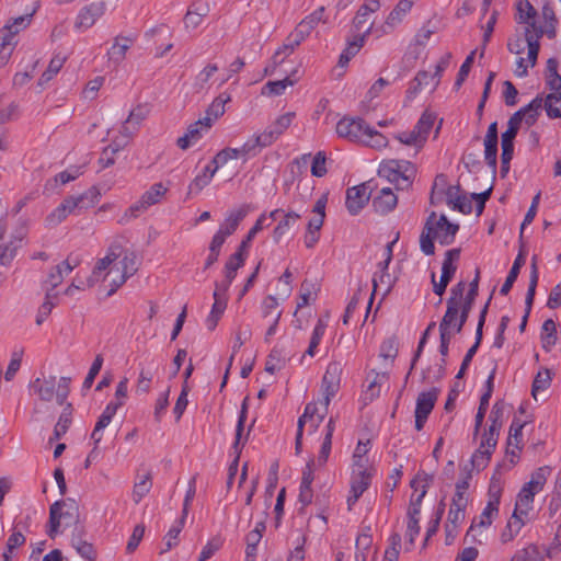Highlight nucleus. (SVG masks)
<instances>
[{"label": "nucleus", "instance_id": "1", "mask_svg": "<svg viewBox=\"0 0 561 561\" xmlns=\"http://www.w3.org/2000/svg\"><path fill=\"white\" fill-rule=\"evenodd\" d=\"M378 173L393 183L398 190H404L412 185L416 168L410 161L390 159L381 162Z\"/></svg>", "mask_w": 561, "mask_h": 561}, {"label": "nucleus", "instance_id": "2", "mask_svg": "<svg viewBox=\"0 0 561 561\" xmlns=\"http://www.w3.org/2000/svg\"><path fill=\"white\" fill-rule=\"evenodd\" d=\"M79 516V505L75 500L56 501L49 508V529L47 535L54 538L61 526V520H64L66 527L77 525Z\"/></svg>", "mask_w": 561, "mask_h": 561}, {"label": "nucleus", "instance_id": "3", "mask_svg": "<svg viewBox=\"0 0 561 561\" xmlns=\"http://www.w3.org/2000/svg\"><path fill=\"white\" fill-rule=\"evenodd\" d=\"M69 377H61L58 381L56 377L50 376L49 378H36L31 383V389L35 394L43 401H51L56 397V402L62 405L70 391Z\"/></svg>", "mask_w": 561, "mask_h": 561}, {"label": "nucleus", "instance_id": "4", "mask_svg": "<svg viewBox=\"0 0 561 561\" xmlns=\"http://www.w3.org/2000/svg\"><path fill=\"white\" fill-rule=\"evenodd\" d=\"M26 232V227L22 225L10 236H7V222L0 220V265L8 266L12 263L18 251L24 244Z\"/></svg>", "mask_w": 561, "mask_h": 561}, {"label": "nucleus", "instance_id": "5", "mask_svg": "<svg viewBox=\"0 0 561 561\" xmlns=\"http://www.w3.org/2000/svg\"><path fill=\"white\" fill-rule=\"evenodd\" d=\"M543 23L538 24L536 16L537 10L528 2V26H531L537 34V38L546 34L549 38L556 36V25L558 23L556 13L549 3L545 2L541 10Z\"/></svg>", "mask_w": 561, "mask_h": 561}, {"label": "nucleus", "instance_id": "6", "mask_svg": "<svg viewBox=\"0 0 561 561\" xmlns=\"http://www.w3.org/2000/svg\"><path fill=\"white\" fill-rule=\"evenodd\" d=\"M524 506H526V483L520 488L513 515L501 534V541L503 543L512 541L523 528L524 520L522 516L526 514V511L523 508Z\"/></svg>", "mask_w": 561, "mask_h": 561}, {"label": "nucleus", "instance_id": "7", "mask_svg": "<svg viewBox=\"0 0 561 561\" xmlns=\"http://www.w3.org/2000/svg\"><path fill=\"white\" fill-rule=\"evenodd\" d=\"M336 134L352 142H359L365 139L369 131V125L360 117H343L336 124Z\"/></svg>", "mask_w": 561, "mask_h": 561}, {"label": "nucleus", "instance_id": "8", "mask_svg": "<svg viewBox=\"0 0 561 561\" xmlns=\"http://www.w3.org/2000/svg\"><path fill=\"white\" fill-rule=\"evenodd\" d=\"M121 255V245H112L107 254L99 259L91 275L87 279V286L92 287L99 282H105L108 276L115 272V267H110Z\"/></svg>", "mask_w": 561, "mask_h": 561}, {"label": "nucleus", "instance_id": "9", "mask_svg": "<svg viewBox=\"0 0 561 561\" xmlns=\"http://www.w3.org/2000/svg\"><path fill=\"white\" fill-rule=\"evenodd\" d=\"M516 21L519 26L516 27L514 34L507 39V49L510 53L519 55L526 49V9L524 0L516 3Z\"/></svg>", "mask_w": 561, "mask_h": 561}, {"label": "nucleus", "instance_id": "10", "mask_svg": "<svg viewBox=\"0 0 561 561\" xmlns=\"http://www.w3.org/2000/svg\"><path fill=\"white\" fill-rule=\"evenodd\" d=\"M439 394L438 388H432L428 391H423L419 393L416 399V405L414 411L415 416V430L422 431L428 415L433 411L435 403L437 401Z\"/></svg>", "mask_w": 561, "mask_h": 561}, {"label": "nucleus", "instance_id": "11", "mask_svg": "<svg viewBox=\"0 0 561 561\" xmlns=\"http://www.w3.org/2000/svg\"><path fill=\"white\" fill-rule=\"evenodd\" d=\"M100 199V192L95 187L89 188L79 196H69L61 203L68 215L72 213H81L82 210L93 207Z\"/></svg>", "mask_w": 561, "mask_h": 561}, {"label": "nucleus", "instance_id": "12", "mask_svg": "<svg viewBox=\"0 0 561 561\" xmlns=\"http://www.w3.org/2000/svg\"><path fill=\"white\" fill-rule=\"evenodd\" d=\"M114 264H117L116 272L118 274L117 278L112 279L107 296H112L116 293V290L137 271L136 255L134 252L125 253L124 257L119 262L115 261Z\"/></svg>", "mask_w": 561, "mask_h": 561}, {"label": "nucleus", "instance_id": "13", "mask_svg": "<svg viewBox=\"0 0 561 561\" xmlns=\"http://www.w3.org/2000/svg\"><path fill=\"white\" fill-rule=\"evenodd\" d=\"M370 192L367 184L363 183L346 191L345 206L352 216L357 215L368 203Z\"/></svg>", "mask_w": 561, "mask_h": 561}, {"label": "nucleus", "instance_id": "14", "mask_svg": "<svg viewBox=\"0 0 561 561\" xmlns=\"http://www.w3.org/2000/svg\"><path fill=\"white\" fill-rule=\"evenodd\" d=\"M504 413V403L495 402L492 407L489 420L491 422L489 431L482 436L481 447L485 445L496 446L500 428L502 427V419Z\"/></svg>", "mask_w": 561, "mask_h": 561}, {"label": "nucleus", "instance_id": "15", "mask_svg": "<svg viewBox=\"0 0 561 561\" xmlns=\"http://www.w3.org/2000/svg\"><path fill=\"white\" fill-rule=\"evenodd\" d=\"M134 42L135 38L131 36L117 35L106 53L108 65L117 68L125 60L126 54Z\"/></svg>", "mask_w": 561, "mask_h": 561}, {"label": "nucleus", "instance_id": "16", "mask_svg": "<svg viewBox=\"0 0 561 561\" xmlns=\"http://www.w3.org/2000/svg\"><path fill=\"white\" fill-rule=\"evenodd\" d=\"M105 12V2L104 1H95L90 4L84 5L76 20L77 28H89L91 27L98 19H100Z\"/></svg>", "mask_w": 561, "mask_h": 561}, {"label": "nucleus", "instance_id": "17", "mask_svg": "<svg viewBox=\"0 0 561 561\" xmlns=\"http://www.w3.org/2000/svg\"><path fill=\"white\" fill-rule=\"evenodd\" d=\"M497 141V123L493 122L489 125L484 137V160L492 172H495L496 169Z\"/></svg>", "mask_w": 561, "mask_h": 561}, {"label": "nucleus", "instance_id": "18", "mask_svg": "<svg viewBox=\"0 0 561 561\" xmlns=\"http://www.w3.org/2000/svg\"><path fill=\"white\" fill-rule=\"evenodd\" d=\"M436 239L442 245H449L455 241L456 233L459 230V225L453 224L445 215L434 220Z\"/></svg>", "mask_w": 561, "mask_h": 561}, {"label": "nucleus", "instance_id": "19", "mask_svg": "<svg viewBox=\"0 0 561 561\" xmlns=\"http://www.w3.org/2000/svg\"><path fill=\"white\" fill-rule=\"evenodd\" d=\"M122 405L123 401H112L105 407L91 434V439L94 445L100 444L103 437L101 432L111 423L113 416Z\"/></svg>", "mask_w": 561, "mask_h": 561}, {"label": "nucleus", "instance_id": "20", "mask_svg": "<svg viewBox=\"0 0 561 561\" xmlns=\"http://www.w3.org/2000/svg\"><path fill=\"white\" fill-rule=\"evenodd\" d=\"M342 366L337 362L328 365L322 378L321 391L328 394H336L340 388Z\"/></svg>", "mask_w": 561, "mask_h": 561}, {"label": "nucleus", "instance_id": "21", "mask_svg": "<svg viewBox=\"0 0 561 561\" xmlns=\"http://www.w3.org/2000/svg\"><path fill=\"white\" fill-rule=\"evenodd\" d=\"M371 25L373 23H370L363 33H358L354 35L352 39L347 41V46L339 58L340 67H345L350 60L359 51L364 45L366 35L370 33Z\"/></svg>", "mask_w": 561, "mask_h": 561}, {"label": "nucleus", "instance_id": "22", "mask_svg": "<svg viewBox=\"0 0 561 561\" xmlns=\"http://www.w3.org/2000/svg\"><path fill=\"white\" fill-rule=\"evenodd\" d=\"M436 218L435 211H432L428 218L426 219V222L424 225V228L422 230V233L420 236V248L421 251L425 255H433L435 253V247H434V239H436V232L434 227V220Z\"/></svg>", "mask_w": 561, "mask_h": 561}, {"label": "nucleus", "instance_id": "23", "mask_svg": "<svg viewBox=\"0 0 561 561\" xmlns=\"http://www.w3.org/2000/svg\"><path fill=\"white\" fill-rule=\"evenodd\" d=\"M370 473L367 470H354V476L351 484L352 495L347 499L348 506L357 502L360 495L368 489L370 484Z\"/></svg>", "mask_w": 561, "mask_h": 561}, {"label": "nucleus", "instance_id": "24", "mask_svg": "<svg viewBox=\"0 0 561 561\" xmlns=\"http://www.w3.org/2000/svg\"><path fill=\"white\" fill-rule=\"evenodd\" d=\"M398 204V197L391 188L386 187L380 190L377 196L373 199V207L376 213L386 215L392 211Z\"/></svg>", "mask_w": 561, "mask_h": 561}, {"label": "nucleus", "instance_id": "25", "mask_svg": "<svg viewBox=\"0 0 561 561\" xmlns=\"http://www.w3.org/2000/svg\"><path fill=\"white\" fill-rule=\"evenodd\" d=\"M283 213L282 209H274L270 213V215L262 214L255 221L254 226L249 230L247 238L240 243L238 251L244 253L249 243L255 237L257 232H260L264 227L271 225V221L277 219V217Z\"/></svg>", "mask_w": 561, "mask_h": 561}, {"label": "nucleus", "instance_id": "26", "mask_svg": "<svg viewBox=\"0 0 561 561\" xmlns=\"http://www.w3.org/2000/svg\"><path fill=\"white\" fill-rule=\"evenodd\" d=\"M230 101L231 96L226 92L215 98L205 112V125L213 126V124L225 114V105Z\"/></svg>", "mask_w": 561, "mask_h": 561}, {"label": "nucleus", "instance_id": "27", "mask_svg": "<svg viewBox=\"0 0 561 561\" xmlns=\"http://www.w3.org/2000/svg\"><path fill=\"white\" fill-rule=\"evenodd\" d=\"M301 42H304V41L300 39V37L293 31L285 39V43L283 44V46L278 50H276V53L274 54L273 66L271 68L266 67L264 69V73L265 75L272 73L275 70V68L277 67V65L284 61V58L279 59V56L282 54H285L286 56L291 54L295 50V48L301 44Z\"/></svg>", "mask_w": 561, "mask_h": 561}, {"label": "nucleus", "instance_id": "28", "mask_svg": "<svg viewBox=\"0 0 561 561\" xmlns=\"http://www.w3.org/2000/svg\"><path fill=\"white\" fill-rule=\"evenodd\" d=\"M490 300H491V297L489 298V300L486 301V304L484 305V307L482 308L481 312H480V316H479V321H478V325H477V331H476V342L467 351L463 359H462V365L463 366H469L473 356L476 355L478 348H479V345L482 341V330H483V325H484V322H485V317H486V313H488V309H489V305H490Z\"/></svg>", "mask_w": 561, "mask_h": 561}, {"label": "nucleus", "instance_id": "29", "mask_svg": "<svg viewBox=\"0 0 561 561\" xmlns=\"http://www.w3.org/2000/svg\"><path fill=\"white\" fill-rule=\"evenodd\" d=\"M435 119L436 117L433 113L425 111L410 133L417 139L422 140V144L425 145Z\"/></svg>", "mask_w": 561, "mask_h": 561}, {"label": "nucleus", "instance_id": "30", "mask_svg": "<svg viewBox=\"0 0 561 561\" xmlns=\"http://www.w3.org/2000/svg\"><path fill=\"white\" fill-rule=\"evenodd\" d=\"M435 119L436 117L433 113L425 111L410 133L417 139L422 140V144L425 145Z\"/></svg>", "mask_w": 561, "mask_h": 561}, {"label": "nucleus", "instance_id": "31", "mask_svg": "<svg viewBox=\"0 0 561 561\" xmlns=\"http://www.w3.org/2000/svg\"><path fill=\"white\" fill-rule=\"evenodd\" d=\"M435 119L436 117L433 113L425 111L410 133L417 139L422 140V144L425 145Z\"/></svg>", "mask_w": 561, "mask_h": 561}, {"label": "nucleus", "instance_id": "32", "mask_svg": "<svg viewBox=\"0 0 561 561\" xmlns=\"http://www.w3.org/2000/svg\"><path fill=\"white\" fill-rule=\"evenodd\" d=\"M490 500L480 515L479 526L488 527L492 524V516L497 513L500 504L499 490H494L493 486L489 489Z\"/></svg>", "mask_w": 561, "mask_h": 561}, {"label": "nucleus", "instance_id": "33", "mask_svg": "<svg viewBox=\"0 0 561 561\" xmlns=\"http://www.w3.org/2000/svg\"><path fill=\"white\" fill-rule=\"evenodd\" d=\"M299 218L300 215L295 211H288L285 214L273 230V240L278 243L283 237L286 236L289 230L296 226Z\"/></svg>", "mask_w": 561, "mask_h": 561}, {"label": "nucleus", "instance_id": "34", "mask_svg": "<svg viewBox=\"0 0 561 561\" xmlns=\"http://www.w3.org/2000/svg\"><path fill=\"white\" fill-rule=\"evenodd\" d=\"M71 546L76 549L78 554H80L87 561H95L98 553L94 546L91 542H88L83 539V536L79 534H73L71 538Z\"/></svg>", "mask_w": 561, "mask_h": 561}, {"label": "nucleus", "instance_id": "35", "mask_svg": "<svg viewBox=\"0 0 561 561\" xmlns=\"http://www.w3.org/2000/svg\"><path fill=\"white\" fill-rule=\"evenodd\" d=\"M524 253H525V245L522 244L520 249H519V252L517 254V257L515 259L514 261V264L504 282V284L502 285L501 289H500V294L501 295H507L508 291L511 290L514 282L516 280L518 274H519V271H520V267L524 265L525 261H524Z\"/></svg>", "mask_w": 561, "mask_h": 561}, {"label": "nucleus", "instance_id": "36", "mask_svg": "<svg viewBox=\"0 0 561 561\" xmlns=\"http://www.w3.org/2000/svg\"><path fill=\"white\" fill-rule=\"evenodd\" d=\"M213 297L214 304L210 313L206 319V325L210 331L216 329L219 319L227 308V298H219L218 294H213Z\"/></svg>", "mask_w": 561, "mask_h": 561}, {"label": "nucleus", "instance_id": "37", "mask_svg": "<svg viewBox=\"0 0 561 561\" xmlns=\"http://www.w3.org/2000/svg\"><path fill=\"white\" fill-rule=\"evenodd\" d=\"M551 385V371L549 369H541L535 376L531 386V396L535 400H538L542 392H546Z\"/></svg>", "mask_w": 561, "mask_h": 561}, {"label": "nucleus", "instance_id": "38", "mask_svg": "<svg viewBox=\"0 0 561 561\" xmlns=\"http://www.w3.org/2000/svg\"><path fill=\"white\" fill-rule=\"evenodd\" d=\"M247 216V210L244 208H239L238 210L231 211L225 221L220 225V228L218 231L226 234L227 237L231 236L237 228L239 227L240 222L243 220V218Z\"/></svg>", "mask_w": 561, "mask_h": 561}, {"label": "nucleus", "instance_id": "39", "mask_svg": "<svg viewBox=\"0 0 561 561\" xmlns=\"http://www.w3.org/2000/svg\"><path fill=\"white\" fill-rule=\"evenodd\" d=\"M459 256V249H450L445 253V257L442 264L440 278L450 283L457 270V266L454 264V261H457Z\"/></svg>", "mask_w": 561, "mask_h": 561}, {"label": "nucleus", "instance_id": "40", "mask_svg": "<svg viewBox=\"0 0 561 561\" xmlns=\"http://www.w3.org/2000/svg\"><path fill=\"white\" fill-rule=\"evenodd\" d=\"M209 9L204 3H195L184 16V23L186 27L196 28L203 21V18L207 15Z\"/></svg>", "mask_w": 561, "mask_h": 561}, {"label": "nucleus", "instance_id": "41", "mask_svg": "<svg viewBox=\"0 0 561 561\" xmlns=\"http://www.w3.org/2000/svg\"><path fill=\"white\" fill-rule=\"evenodd\" d=\"M549 474V467H541L531 474V479L528 481V502L542 489Z\"/></svg>", "mask_w": 561, "mask_h": 561}, {"label": "nucleus", "instance_id": "42", "mask_svg": "<svg viewBox=\"0 0 561 561\" xmlns=\"http://www.w3.org/2000/svg\"><path fill=\"white\" fill-rule=\"evenodd\" d=\"M495 446H489L485 445L484 447H479L473 455L471 456L470 463L468 465L469 468L473 471L476 468L478 470L484 468L492 455L493 449Z\"/></svg>", "mask_w": 561, "mask_h": 561}, {"label": "nucleus", "instance_id": "43", "mask_svg": "<svg viewBox=\"0 0 561 561\" xmlns=\"http://www.w3.org/2000/svg\"><path fill=\"white\" fill-rule=\"evenodd\" d=\"M168 192V187L163 183H154L148 191H146L140 199L149 208L152 205L158 204L164 194Z\"/></svg>", "mask_w": 561, "mask_h": 561}, {"label": "nucleus", "instance_id": "44", "mask_svg": "<svg viewBox=\"0 0 561 561\" xmlns=\"http://www.w3.org/2000/svg\"><path fill=\"white\" fill-rule=\"evenodd\" d=\"M414 2L415 0H400L389 13L386 23L390 26L400 23L403 16L412 9Z\"/></svg>", "mask_w": 561, "mask_h": 561}, {"label": "nucleus", "instance_id": "45", "mask_svg": "<svg viewBox=\"0 0 561 561\" xmlns=\"http://www.w3.org/2000/svg\"><path fill=\"white\" fill-rule=\"evenodd\" d=\"M126 146V142H118L117 139L113 140L111 145L103 149L99 158V163L102 169L108 168L115 163V156Z\"/></svg>", "mask_w": 561, "mask_h": 561}, {"label": "nucleus", "instance_id": "46", "mask_svg": "<svg viewBox=\"0 0 561 561\" xmlns=\"http://www.w3.org/2000/svg\"><path fill=\"white\" fill-rule=\"evenodd\" d=\"M57 299L56 293H50V290H46L45 299L43 304L39 306L36 314L35 322L37 325H42L45 320L48 318V316L51 313V310L54 309Z\"/></svg>", "mask_w": 561, "mask_h": 561}, {"label": "nucleus", "instance_id": "47", "mask_svg": "<svg viewBox=\"0 0 561 561\" xmlns=\"http://www.w3.org/2000/svg\"><path fill=\"white\" fill-rule=\"evenodd\" d=\"M245 255L241 251L233 253L225 265V278L232 282L236 278L237 271L244 264Z\"/></svg>", "mask_w": 561, "mask_h": 561}, {"label": "nucleus", "instance_id": "48", "mask_svg": "<svg viewBox=\"0 0 561 561\" xmlns=\"http://www.w3.org/2000/svg\"><path fill=\"white\" fill-rule=\"evenodd\" d=\"M447 309L439 324L453 328L457 333L458 313L460 311L459 304H455L453 299H447Z\"/></svg>", "mask_w": 561, "mask_h": 561}, {"label": "nucleus", "instance_id": "49", "mask_svg": "<svg viewBox=\"0 0 561 561\" xmlns=\"http://www.w3.org/2000/svg\"><path fill=\"white\" fill-rule=\"evenodd\" d=\"M541 342L549 350L557 342V325L552 319H547L541 327Z\"/></svg>", "mask_w": 561, "mask_h": 561}, {"label": "nucleus", "instance_id": "50", "mask_svg": "<svg viewBox=\"0 0 561 561\" xmlns=\"http://www.w3.org/2000/svg\"><path fill=\"white\" fill-rule=\"evenodd\" d=\"M70 404L67 405V408L64 410V412L60 414L59 420L54 428V434L49 438V442H53L55 439H59L61 436H64L70 424H71V411H70Z\"/></svg>", "mask_w": 561, "mask_h": 561}, {"label": "nucleus", "instance_id": "51", "mask_svg": "<svg viewBox=\"0 0 561 561\" xmlns=\"http://www.w3.org/2000/svg\"><path fill=\"white\" fill-rule=\"evenodd\" d=\"M278 307H279V304H278L276 297H274L272 295L266 296L263 299L262 306H261L262 317L264 319H268L271 321L274 319V317L277 316V313H279V318H280L282 310Z\"/></svg>", "mask_w": 561, "mask_h": 561}, {"label": "nucleus", "instance_id": "52", "mask_svg": "<svg viewBox=\"0 0 561 561\" xmlns=\"http://www.w3.org/2000/svg\"><path fill=\"white\" fill-rule=\"evenodd\" d=\"M362 144L374 149H382L388 146V139L385 135L369 126V131L366 133Z\"/></svg>", "mask_w": 561, "mask_h": 561}, {"label": "nucleus", "instance_id": "53", "mask_svg": "<svg viewBox=\"0 0 561 561\" xmlns=\"http://www.w3.org/2000/svg\"><path fill=\"white\" fill-rule=\"evenodd\" d=\"M19 27L12 30V26L4 25L0 30V48L9 47V50L13 51L18 44L16 35L19 34Z\"/></svg>", "mask_w": 561, "mask_h": 561}, {"label": "nucleus", "instance_id": "54", "mask_svg": "<svg viewBox=\"0 0 561 561\" xmlns=\"http://www.w3.org/2000/svg\"><path fill=\"white\" fill-rule=\"evenodd\" d=\"M294 84H295V80H291L289 77H287L283 80L268 81L264 85V88L262 90V94L280 95L284 93V91L287 87H290Z\"/></svg>", "mask_w": 561, "mask_h": 561}, {"label": "nucleus", "instance_id": "55", "mask_svg": "<svg viewBox=\"0 0 561 561\" xmlns=\"http://www.w3.org/2000/svg\"><path fill=\"white\" fill-rule=\"evenodd\" d=\"M285 365V355L282 350L273 348L267 356L265 363V370L270 374H274Z\"/></svg>", "mask_w": 561, "mask_h": 561}, {"label": "nucleus", "instance_id": "56", "mask_svg": "<svg viewBox=\"0 0 561 561\" xmlns=\"http://www.w3.org/2000/svg\"><path fill=\"white\" fill-rule=\"evenodd\" d=\"M398 339L396 336H390L381 343L379 356L386 360L389 359L392 363L398 356Z\"/></svg>", "mask_w": 561, "mask_h": 561}, {"label": "nucleus", "instance_id": "57", "mask_svg": "<svg viewBox=\"0 0 561 561\" xmlns=\"http://www.w3.org/2000/svg\"><path fill=\"white\" fill-rule=\"evenodd\" d=\"M185 519H186V517H183V515H181V517L178 520H175V523L169 529V531H168V534L165 536V549H164V551H168V550H170L171 548H173L174 546L178 545V538H179V535H180V533L182 531V529L184 527Z\"/></svg>", "mask_w": 561, "mask_h": 561}, {"label": "nucleus", "instance_id": "58", "mask_svg": "<svg viewBox=\"0 0 561 561\" xmlns=\"http://www.w3.org/2000/svg\"><path fill=\"white\" fill-rule=\"evenodd\" d=\"M152 486L151 474L147 473L139 482L135 483L133 500L137 504L147 495Z\"/></svg>", "mask_w": 561, "mask_h": 561}, {"label": "nucleus", "instance_id": "59", "mask_svg": "<svg viewBox=\"0 0 561 561\" xmlns=\"http://www.w3.org/2000/svg\"><path fill=\"white\" fill-rule=\"evenodd\" d=\"M294 117V112L283 114L267 128L271 129L274 136L278 138L291 125Z\"/></svg>", "mask_w": 561, "mask_h": 561}, {"label": "nucleus", "instance_id": "60", "mask_svg": "<svg viewBox=\"0 0 561 561\" xmlns=\"http://www.w3.org/2000/svg\"><path fill=\"white\" fill-rule=\"evenodd\" d=\"M477 50H472L465 59V61L462 62V65L460 66V69L458 71V75H457V78H456V81H455V89L456 90H459L460 87L462 85V83L466 81L469 72H470V69L472 67V64L474 61V55H476Z\"/></svg>", "mask_w": 561, "mask_h": 561}, {"label": "nucleus", "instance_id": "61", "mask_svg": "<svg viewBox=\"0 0 561 561\" xmlns=\"http://www.w3.org/2000/svg\"><path fill=\"white\" fill-rule=\"evenodd\" d=\"M148 208L146 207V205L141 202V199H139L125 210L124 215L119 218L118 224L126 225L130 220L139 217Z\"/></svg>", "mask_w": 561, "mask_h": 561}, {"label": "nucleus", "instance_id": "62", "mask_svg": "<svg viewBox=\"0 0 561 561\" xmlns=\"http://www.w3.org/2000/svg\"><path fill=\"white\" fill-rule=\"evenodd\" d=\"M65 62V57L56 56L51 58L47 70L41 76L38 83L44 84L53 79L54 76H56L59 70L61 69L62 65Z\"/></svg>", "mask_w": 561, "mask_h": 561}, {"label": "nucleus", "instance_id": "63", "mask_svg": "<svg viewBox=\"0 0 561 561\" xmlns=\"http://www.w3.org/2000/svg\"><path fill=\"white\" fill-rule=\"evenodd\" d=\"M394 138L399 140L402 145L412 147L414 149L413 156H416L424 147L422 144V140L417 139L413 134L410 131H401L398 133Z\"/></svg>", "mask_w": 561, "mask_h": 561}, {"label": "nucleus", "instance_id": "64", "mask_svg": "<svg viewBox=\"0 0 561 561\" xmlns=\"http://www.w3.org/2000/svg\"><path fill=\"white\" fill-rule=\"evenodd\" d=\"M232 159H239L237 148L226 147L215 154L211 164H216V168H221Z\"/></svg>", "mask_w": 561, "mask_h": 561}]
</instances>
